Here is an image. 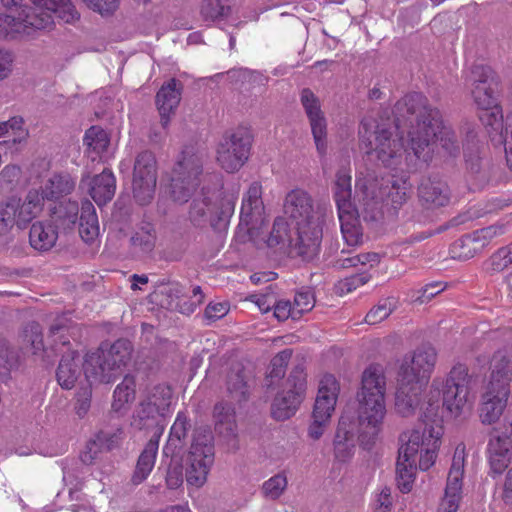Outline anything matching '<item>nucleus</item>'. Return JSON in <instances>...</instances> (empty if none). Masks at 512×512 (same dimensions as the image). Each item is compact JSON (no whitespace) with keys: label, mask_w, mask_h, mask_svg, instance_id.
<instances>
[{"label":"nucleus","mask_w":512,"mask_h":512,"mask_svg":"<svg viewBox=\"0 0 512 512\" xmlns=\"http://www.w3.org/2000/svg\"><path fill=\"white\" fill-rule=\"evenodd\" d=\"M404 108L411 124L408 132L410 150L404 148L403 138L399 136V117L396 119L395 136L390 128L377 124L371 117L361 122V149L368 155H375L385 167L396 173L380 180L371 176L356 179L359 208L338 212L341 233L349 247L362 243L363 232L359 217L365 221H378L385 214H396L406 202L411 190L409 172L427 165L435 157L449 159L460 154L461 146L454 130L443 121L440 111L428 104L424 95H406L396 104V113Z\"/></svg>","instance_id":"nucleus-1"},{"label":"nucleus","mask_w":512,"mask_h":512,"mask_svg":"<svg viewBox=\"0 0 512 512\" xmlns=\"http://www.w3.org/2000/svg\"><path fill=\"white\" fill-rule=\"evenodd\" d=\"M435 363L436 351L431 346H422L403 358L395 394V410L402 417L413 416L419 410L428 420L436 415L440 402L450 418H458L471 411L474 403L471 378L466 365L460 363L452 367L445 382L433 380L427 400L421 403V391Z\"/></svg>","instance_id":"nucleus-2"},{"label":"nucleus","mask_w":512,"mask_h":512,"mask_svg":"<svg viewBox=\"0 0 512 512\" xmlns=\"http://www.w3.org/2000/svg\"><path fill=\"white\" fill-rule=\"evenodd\" d=\"M443 434L441 421L433 420L424 421L401 435L402 445L396 465V480L401 492L411 491L417 468L426 471L434 465Z\"/></svg>","instance_id":"nucleus-3"},{"label":"nucleus","mask_w":512,"mask_h":512,"mask_svg":"<svg viewBox=\"0 0 512 512\" xmlns=\"http://www.w3.org/2000/svg\"><path fill=\"white\" fill-rule=\"evenodd\" d=\"M28 10L22 0H1L7 12L0 14V38L29 35L31 29H46L56 16L65 23H74L80 15L70 0H30Z\"/></svg>","instance_id":"nucleus-4"},{"label":"nucleus","mask_w":512,"mask_h":512,"mask_svg":"<svg viewBox=\"0 0 512 512\" xmlns=\"http://www.w3.org/2000/svg\"><path fill=\"white\" fill-rule=\"evenodd\" d=\"M386 379L382 366L370 365L362 373L361 386L356 394L359 443L370 449L383 429L387 415Z\"/></svg>","instance_id":"nucleus-5"},{"label":"nucleus","mask_w":512,"mask_h":512,"mask_svg":"<svg viewBox=\"0 0 512 512\" xmlns=\"http://www.w3.org/2000/svg\"><path fill=\"white\" fill-rule=\"evenodd\" d=\"M283 207L285 215L295 223L299 254L314 256L320 245L325 218L332 213L330 203H314L308 192L294 189L286 195Z\"/></svg>","instance_id":"nucleus-6"},{"label":"nucleus","mask_w":512,"mask_h":512,"mask_svg":"<svg viewBox=\"0 0 512 512\" xmlns=\"http://www.w3.org/2000/svg\"><path fill=\"white\" fill-rule=\"evenodd\" d=\"M236 200L235 193L223 191L220 174H207L203 178L200 195L192 201L189 219L195 227H203L208 222L216 227L218 222H225L233 215Z\"/></svg>","instance_id":"nucleus-7"},{"label":"nucleus","mask_w":512,"mask_h":512,"mask_svg":"<svg viewBox=\"0 0 512 512\" xmlns=\"http://www.w3.org/2000/svg\"><path fill=\"white\" fill-rule=\"evenodd\" d=\"M132 345L119 339L113 344L103 343L97 350L86 354L83 364L86 380L109 383L121 375L131 361Z\"/></svg>","instance_id":"nucleus-8"},{"label":"nucleus","mask_w":512,"mask_h":512,"mask_svg":"<svg viewBox=\"0 0 512 512\" xmlns=\"http://www.w3.org/2000/svg\"><path fill=\"white\" fill-rule=\"evenodd\" d=\"M202 161L193 147L185 148L179 155L170 175L169 193L174 202L189 200L201 181Z\"/></svg>","instance_id":"nucleus-9"},{"label":"nucleus","mask_w":512,"mask_h":512,"mask_svg":"<svg viewBox=\"0 0 512 512\" xmlns=\"http://www.w3.org/2000/svg\"><path fill=\"white\" fill-rule=\"evenodd\" d=\"M42 211V198L37 190H29L25 199L10 197L0 202V237L8 236L14 226L24 229Z\"/></svg>","instance_id":"nucleus-10"},{"label":"nucleus","mask_w":512,"mask_h":512,"mask_svg":"<svg viewBox=\"0 0 512 512\" xmlns=\"http://www.w3.org/2000/svg\"><path fill=\"white\" fill-rule=\"evenodd\" d=\"M339 384L333 375H324L319 383L318 395L312 412L307 434L319 440L328 428L338 399Z\"/></svg>","instance_id":"nucleus-11"},{"label":"nucleus","mask_w":512,"mask_h":512,"mask_svg":"<svg viewBox=\"0 0 512 512\" xmlns=\"http://www.w3.org/2000/svg\"><path fill=\"white\" fill-rule=\"evenodd\" d=\"M65 326L62 320L51 326L50 333L48 336V343L50 348L55 352H65L60 360L56 378L58 384L64 389H71L74 387L75 382L79 378L81 371L79 367L80 359L79 354L76 351L66 348L69 340L65 335Z\"/></svg>","instance_id":"nucleus-12"},{"label":"nucleus","mask_w":512,"mask_h":512,"mask_svg":"<svg viewBox=\"0 0 512 512\" xmlns=\"http://www.w3.org/2000/svg\"><path fill=\"white\" fill-rule=\"evenodd\" d=\"M214 463V447L209 431H197L187 458L186 481L201 487Z\"/></svg>","instance_id":"nucleus-13"},{"label":"nucleus","mask_w":512,"mask_h":512,"mask_svg":"<svg viewBox=\"0 0 512 512\" xmlns=\"http://www.w3.org/2000/svg\"><path fill=\"white\" fill-rule=\"evenodd\" d=\"M57 218L67 227H74L79 218V234L86 243L94 242L99 236V222L92 202L84 200L79 207L77 202L61 205L55 212Z\"/></svg>","instance_id":"nucleus-14"},{"label":"nucleus","mask_w":512,"mask_h":512,"mask_svg":"<svg viewBox=\"0 0 512 512\" xmlns=\"http://www.w3.org/2000/svg\"><path fill=\"white\" fill-rule=\"evenodd\" d=\"M306 374L303 366H296L287 380V390L278 394L272 404V415L276 420L293 416L304 398Z\"/></svg>","instance_id":"nucleus-15"},{"label":"nucleus","mask_w":512,"mask_h":512,"mask_svg":"<svg viewBox=\"0 0 512 512\" xmlns=\"http://www.w3.org/2000/svg\"><path fill=\"white\" fill-rule=\"evenodd\" d=\"M265 225V211L262 200V186L259 182L250 184L244 193L240 209V230L245 229L247 237L255 241Z\"/></svg>","instance_id":"nucleus-16"},{"label":"nucleus","mask_w":512,"mask_h":512,"mask_svg":"<svg viewBox=\"0 0 512 512\" xmlns=\"http://www.w3.org/2000/svg\"><path fill=\"white\" fill-rule=\"evenodd\" d=\"M477 109L480 111L479 119L487 128L488 133H496L498 142H503V112L494 96L492 85L475 86L467 89Z\"/></svg>","instance_id":"nucleus-17"},{"label":"nucleus","mask_w":512,"mask_h":512,"mask_svg":"<svg viewBox=\"0 0 512 512\" xmlns=\"http://www.w3.org/2000/svg\"><path fill=\"white\" fill-rule=\"evenodd\" d=\"M252 139L245 131L226 135L217 148V162L228 173L238 171L248 160Z\"/></svg>","instance_id":"nucleus-18"},{"label":"nucleus","mask_w":512,"mask_h":512,"mask_svg":"<svg viewBox=\"0 0 512 512\" xmlns=\"http://www.w3.org/2000/svg\"><path fill=\"white\" fill-rule=\"evenodd\" d=\"M157 182L156 159L149 151L141 152L135 160L133 171V195L141 205L148 204L155 193Z\"/></svg>","instance_id":"nucleus-19"},{"label":"nucleus","mask_w":512,"mask_h":512,"mask_svg":"<svg viewBox=\"0 0 512 512\" xmlns=\"http://www.w3.org/2000/svg\"><path fill=\"white\" fill-rule=\"evenodd\" d=\"M465 465V446L458 444L455 448L451 468L447 477L444 497L441 501L443 512H457L462 498V480Z\"/></svg>","instance_id":"nucleus-20"},{"label":"nucleus","mask_w":512,"mask_h":512,"mask_svg":"<svg viewBox=\"0 0 512 512\" xmlns=\"http://www.w3.org/2000/svg\"><path fill=\"white\" fill-rule=\"evenodd\" d=\"M301 103L309 119L316 150L320 156H324L327 152V120L320 101L311 90L303 89Z\"/></svg>","instance_id":"nucleus-21"},{"label":"nucleus","mask_w":512,"mask_h":512,"mask_svg":"<svg viewBox=\"0 0 512 512\" xmlns=\"http://www.w3.org/2000/svg\"><path fill=\"white\" fill-rule=\"evenodd\" d=\"M356 432L357 422L354 416L347 412L342 413L333 439V455L337 462L347 463L355 455L357 440L359 441Z\"/></svg>","instance_id":"nucleus-22"},{"label":"nucleus","mask_w":512,"mask_h":512,"mask_svg":"<svg viewBox=\"0 0 512 512\" xmlns=\"http://www.w3.org/2000/svg\"><path fill=\"white\" fill-rule=\"evenodd\" d=\"M512 382V353L507 349L496 351L490 362V374L485 387L510 393Z\"/></svg>","instance_id":"nucleus-23"},{"label":"nucleus","mask_w":512,"mask_h":512,"mask_svg":"<svg viewBox=\"0 0 512 512\" xmlns=\"http://www.w3.org/2000/svg\"><path fill=\"white\" fill-rule=\"evenodd\" d=\"M81 187H87L88 193L97 205L101 206L111 201L116 190V179L112 171L104 169L102 173L92 178L86 176L81 180Z\"/></svg>","instance_id":"nucleus-24"},{"label":"nucleus","mask_w":512,"mask_h":512,"mask_svg":"<svg viewBox=\"0 0 512 512\" xmlns=\"http://www.w3.org/2000/svg\"><path fill=\"white\" fill-rule=\"evenodd\" d=\"M510 393L485 387L481 394L480 418L484 424H492L503 414Z\"/></svg>","instance_id":"nucleus-25"},{"label":"nucleus","mask_w":512,"mask_h":512,"mask_svg":"<svg viewBox=\"0 0 512 512\" xmlns=\"http://www.w3.org/2000/svg\"><path fill=\"white\" fill-rule=\"evenodd\" d=\"M418 194L420 201L428 209L443 207L450 201V190L438 177L423 179Z\"/></svg>","instance_id":"nucleus-26"},{"label":"nucleus","mask_w":512,"mask_h":512,"mask_svg":"<svg viewBox=\"0 0 512 512\" xmlns=\"http://www.w3.org/2000/svg\"><path fill=\"white\" fill-rule=\"evenodd\" d=\"M157 406L155 404L144 406L143 403H139L133 414L131 426L135 429H150L154 428L153 436H161L164 430V422L166 417L171 414V407L169 411H155Z\"/></svg>","instance_id":"nucleus-27"},{"label":"nucleus","mask_w":512,"mask_h":512,"mask_svg":"<svg viewBox=\"0 0 512 512\" xmlns=\"http://www.w3.org/2000/svg\"><path fill=\"white\" fill-rule=\"evenodd\" d=\"M157 406L155 404L144 406L143 403H139L133 414L131 426L135 429H150L154 428L153 436H161L164 430V422L166 417L171 414V407L169 411H155Z\"/></svg>","instance_id":"nucleus-28"},{"label":"nucleus","mask_w":512,"mask_h":512,"mask_svg":"<svg viewBox=\"0 0 512 512\" xmlns=\"http://www.w3.org/2000/svg\"><path fill=\"white\" fill-rule=\"evenodd\" d=\"M58 231L51 221L34 222L29 230V244L38 252L50 251L56 244Z\"/></svg>","instance_id":"nucleus-29"},{"label":"nucleus","mask_w":512,"mask_h":512,"mask_svg":"<svg viewBox=\"0 0 512 512\" xmlns=\"http://www.w3.org/2000/svg\"><path fill=\"white\" fill-rule=\"evenodd\" d=\"M180 83L171 79L163 84L156 95V104L161 116V124L165 128L169 123L170 114L180 102Z\"/></svg>","instance_id":"nucleus-30"},{"label":"nucleus","mask_w":512,"mask_h":512,"mask_svg":"<svg viewBox=\"0 0 512 512\" xmlns=\"http://www.w3.org/2000/svg\"><path fill=\"white\" fill-rule=\"evenodd\" d=\"M351 182L352 177L350 166L341 167L336 173L335 181L332 187L333 198L337 207V212L356 208L351 200Z\"/></svg>","instance_id":"nucleus-31"},{"label":"nucleus","mask_w":512,"mask_h":512,"mask_svg":"<svg viewBox=\"0 0 512 512\" xmlns=\"http://www.w3.org/2000/svg\"><path fill=\"white\" fill-rule=\"evenodd\" d=\"M110 139L105 130L98 126L90 127L84 136L86 154L92 162H103L108 158Z\"/></svg>","instance_id":"nucleus-32"},{"label":"nucleus","mask_w":512,"mask_h":512,"mask_svg":"<svg viewBox=\"0 0 512 512\" xmlns=\"http://www.w3.org/2000/svg\"><path fill=\"white\" fill-rule=\"evenodd\" d=\"M76 185V179L68 173L54 174L48 178L41 190L36 189L42 198V207L45 199L58 200L70 194Z\"/></svg>","instance_id":"nucleus-33"},{"label":"nucleus","mask_w":512,"mask_h":512,"mask_svg":"<svg viewBox=\"0 0 512 512\" xmlns=\"http://www.w3.org/2000/svg\"><path fill=\"white\" fill-rule=\"evenodd\" d=\"M159 434L152 436L141 452L136 469L132 476V482L138 485L145 481L150 475L154 465L159 447Z\"/></svg>","instance_id":"nucleus-34"},{"label":"nucleus","mask_w":512,"mask_h":512,"mask_svg":"<svg viewBox=\"0 0 512 512\" xmlns=\"http://www.w3.org/2000/svg\"><path fill=\"white\" fill-rule=\"evenodd\" d=\"M263 241L269 248L295 247L299 253V245L296 244L297 238L293 240L288 223L283 217L275 219L269 236L263 237Z\"/></svg>","instance_id":"nucleus-35"},{"label":"nucleus","mask_w":512,"mask_h":512,"mask_svg":"<svg viewBox=\"0 0 512 512\" xmlns=\"http://www.w3.org/2000/svg\"><path fill=\"white\" fill-rule=\"evenodd\" d=\"M135 378L126 375L123 381L118 384L113 393L112 409L115 412H125L135 399Z\"/></svg>","instance_id":"nucleus-36"},{"label":"nucleus","mask_w":512,"mask_h":512,"mask_svg":"<svg viewBox=\"0 0 512 512\" xmlns=\"http://www.w3.org/2000/svg\"><path fill=\"white\" fill-rule=\"evenodd\" d=\"M463 81L465 89L477 87L478 85H493L495 82V73L489 66L476 63L464 70Z\"/></svg>","instance_id":"nucleus-37"},{"label":"nucleus","mask_w":512,"mask_h":512,"mask_svg":"<svg viewBox=\"0 0 512 512\" xmlns=\"http://www.w3.org/2000/svg\"><path fill=\"white\" fill-rule=\"evenodd\" d=\"M172 402V389L165 384H158L148 389L139 403L144 406L155 404V411H169Z\"/></svg>","instance_id":"nucleus-38"},{"label":"nucleus","mask_w":512,"mask_h":512,"mask_svg":"<svg viewBox=\"0 0 512 512\" xmlns=\"http://www.w3.org/2000/svg\"><path fill=\"white\" fill-rule=\"evenodd\" d=\"M226 384L229 394L235 401L241 402L246 399L248 390L241 364L233 365L230 373L227 375Z\"/></svg>","instance_id":"nucleus-39"},{"label":"nucleus","mask_w":512,"mask_h":512,"mask_svg":"<svg viewBox=\"0 0 512 512\" xmlns=\"http://www.w3.org/2000/svg\"><path fill=\"white\" fill-rule=\"evenodd\" d=\"M505 231L504 225L495 224L488 227L478 229L471 234L465 236L461 243L463 246H469L471 243L477 244L474 250L488 245L495 237L502 235Z\"/></svg>","instance_id":"nucleus-40"},{"label":"nucleus","mask_w":512,"mask_h":512,"mask_svg":"<svg viewBox=\"0 0 512 512\" xmlns=\"http://www.w3.org/2000/svg\"><path fill=\"white\" fill-rule=\"evenodd\" d=\"M123 431L117 429H105L95 434L94 438L88 443L90 452L96 453V449L110 450L118 444L122 438Z\"/></svg>","instance_id":"nucleus-41"},{"label":"nucleus","mask_w":512,"mask_h":512,"mask_svg":"<svg viewBox=\"0 0 512 512\" xmlns=\"http://www.w3.org/2000/svg\"><path fill=\"white\" fill-rule=\"evenodd\" d=\"M232 11L230 0H203L201 14L206 20H221L227 18Z\"/></svg>","instance_id":"nucleus-42"},{"label":"nucleus","mask_w":512,"mask_h":512,"mask_svg":"<svg viewBox=\"0 0 512 512\" xmlns=\"http://www.w3.org/2000/svg\"><path fill=\"white\" fill-rule=\"evenodd\" d=\"M4 123L6 125L7 136L10 135L12 137L8 142L9 144L17 146L27 143L30 134L22 116H12L4 121Z\"/></svg>","instance_id":"nucleus-43"},{"label":"nucleus","mask_w":512,"mask_h":512,"mask_svg":"<svg viewBox=\"0 0 512 512\" xmlns=\"http://www.w3.org/2000/svg\"><path fill=\"white\" fill-rule=\"evenodd\" d=\"M397 301L393 297L381 299L366 315L365 321L375 325L386 319L396 308Z\"/></svg>","instance_id":"nucleus-44"},{"label":"nucleus","mask_w":512,"mask_h":512,"mask_svg":"<svg viewBox=\"0 0 512 512\" xmlns=\"http://www.w3.org/2000/svg\"><path fill=\"white\" fill-rule=\"evenodd\" d=\"M132 245L143 252H150L155 245V231L151 224L143 225L131 238Z\"/></svg>","instance_id":"nucleus-45"},{"label":"nucleus","mask_w":512,"mask_h":512,"mask_svg":"<svg viewBox=\"0 0 512 512\" xmlns=\"http://www.w3.org/2000/svg\"><path fill=\"white\" fill-rule=\"evenodd\" d=\"M287 476L285 472H280L263 483L262 490L264 495L272 500L278 499L287 488Z\"/></svg>","instance_id":"nucleus-46"},{"label":"nucleus","mask_w":512,"mask_h":512,"mask_svg":"<svg viewBox=\"0 0 512 512\" xmlns=\"http://www.w3.org/2000/svg\"><path fill=\"white\" fill-rule=\"evenodd\" d=\"M216 426L221 429L223 425L226 430L233 432L234 429V407L228 402H219L214 407Z\"/></svg>","instance_id":"nucleus-47"},{"label":"nucleus","mask_w":512,"mask_h":512,"mask_svg":"<svg viewBox=\"0 0 512 512\" xmlns=\"http://www.w3.org/2000/svg\"><path fill=\"white\" fill-rule=\"evenodd\" d=\"M189 427L188 418L185 413L178 412L176 419L170 429V436H169V442L171 445H174L175 447H178L181 443L182 439L185 438L187 434V430Z\"/></svg>","instance_id":"nucleus-48"},{"label":"nucleus","mask_w":512,"mask_h":512,"mask_svg":"<svg viewBox=\"0 0 512 512\" xmlns=\"http://www.w3.org/2000/svg\"><path fill=\"white\" fill-rule=\"evenodd\" d=\"M230 78H236L237 81L248 83L250 85H264L267 78L260 72L252 71L247 68H239L228 72Z\"/></svg>","instance_id":"nucleus-49"},{"label":"nucleus","mask_w":512,"mask_h":512,"mask_svg":"<svg viewBox=\"0 0 512 512\" xmlns=\"http://www.w3.org/2000/svg\"><path fill=\"white\" fill-rule=\"evenodd\" d=\"M292 305L294 308V315H297L298 318H300L303 313L309 312L314 307V295L309 290H300L295 294Z\"/></svg>","instance_id":"nucleus-50"},{"label":"nucleus","mask_w":512,"mask_h":512,"mask_svg":"<svg viewBox=\"0 0 512 512\" xmlns=\"http://www.w3.org/2000/svg\"><path fill=\"white\" fill-rule=\"evenodd\" d=\"M490 264L494 271H502L512 264V243L498 249V251L491 256Z\"/></svg>","instance_id":"nucleus-51"},{"label":"nucleus","mask_w":512,"mask_h":512,"mask_svg":"<svg viewBox=\"0 0 512 512\" xmlns=\"http://www.w3.org/2000/svg\"><path fill=\"white\" fill-rule=\"evenodd\" d=\"M291 358V351L286 349L278 353L272 360H271V368L269 371V377L271 379L274 378H281L285 374L286 366Z\"/></svg>","instance_id":"nucleus-52"},{"label":"nucleus","mask_w":512,"mask_h":512,"mask_svg":"<svg viewBox=\"0 0 512 512\" xmlns=\"http://www.w3.org/2000/svg\"><path fill=\"white\" fill-rule=\"evenodd\" d=\"M370 279V275L366 272L352 275L341 280L337 285V290L341 294L350 293L357 289L358 287L367 283Z\"/></svg>","instance_id":"nucleus-53"},{"label":"nucleus","mask_w":512,"mask_h":512,"mask_svg":"<svg viewBox=\"0 0 512 512\" xmlns=\"http://www.w3.org/2000/svg\"><path fill=\"white\" fill-rule=\"evenodd\" d=\"M24 332L25 340L31 344L34 353L44 349L41 328L37 323L29 324Z\"/></svg>","instance_id":"nucleus-54"},{"label":"nucleus","mask_w":512,"mask_h":512,"mask_svg":"<svg viewBox=\"0 0 512 512\" xmlns=\"http://www.w3.org/2000/svg\"><path fill=\"white\" fill-rule=\"evenodd\" d=\"M506 134H509V140L503 136V142H505V153H506V161L509 168L512 170V113L509 114L506 118L505 125ZM491 140L495 143H498V135L496 133L490 134ZM501 145V143H500Z\"/></svg>","instance_id":"nucleus-55"},{"label":"nucleus","mask_w":512,"mask_h":512,"mask_svg":"<svg viewBox=\"0 0 512 512\" xmlns=\"http://www.w3.org/2000/svg\"><path fill=\"white\" fill-rule=\"evenodd\" d=\"M511 439L506 435L492 437L488 443V454H504L510 455Z\"/></svg>","instance_id":"nucleus-56"},{"label":"nucleus","mask_w":512,"mask_h":512,"mask_svg":"<svg viewBox=\"0 0 512 512\" xmlns=\"http://www.w3.org/2000/svg\"><path fill=\"white\" fill-rule=\"evenodd\" d=\"M15 364L14 356L5 339H0V375H7Z\"/></svg>","instance_id":"nucleus-57"},{"label":"nucleus","mask_w":512,"mask_h":512,"mask_svg":"<svg viewBox=\"0 0 512 512\" xmlns=\"http://www.w3.org/2000/svg\"><path fill=\"white\" fill-rule=\"evenodd\" d=\"M274 316L279 321H284L288 318L299 319L297 315H294V308L289 300H279L274 304Z\"/></svg>","instance_id":"nucleus-58"},{"label":"nucleus","mask_w":512,"mask_h":512,"mask_svg":"<svg viewBox=\"0 0 512 512\" xmlns=\"http://www.w3.org/2000/svg\"><path fill=\"white\" fill-rule=\"evenodd\" d=\"M229 312V304L227 302H211L206 307L205 317L209 321L221 319Z\"/></svg>","instance_id":"nucleus-59"},{"label":"nucleus","mask_w":512,"mask_h":512,"mask_svg":"<svg viewBox=\"0 0 512 512\" xmlns=\"http://www.w3.org/2000/svg\"><path fill=\"white\" fill-rule=\"evenodd\" d=\"M91 400V388L86 386L82 388L77 394V403L75 406L76 413L79 417H84L89 408Z\"/></svg>","instance_id":"nucleus-60"},{"label":"nucleus","mask_w":512,"mask_h":512,"mask_svg":"<svg viewBox=\"0 0 512 512\" xmlns=\"http://www.w3.org/2000/svg\"><path fill=\"white\" fill-rule=\"evenodd\" d=\"M89 8L101 14L113 12L118 0H82Z\"/></svg>","instance_id":"nucleus-61"},{"label":"nucleus","mask_w":512,"mask_h":512,"mask_svg":"<svg viewBox=\"0 0 512 512\" xmlns=\"http://www.w3.org/2000/svg\"><path fill=\"white\" fill-rule=\"evenodd\" d=\"M510 455L504 454H489V463L491 467V471L494 474H501L510 463Z\"/></svg>","instance_id":"nucleus-62"},{"label":"nucleus","mask_w":512,"mask_h":512,"mask_svg":"<svg viewBox=\"0 0 512 512\" xmlns=\"http://www.w3.org/2000/svg\"><path fill=\"white\" fill-rule=\"evenodd\" d=\"M375 505L381 512H387L392 505L391 490L387 487L383 488L377 495Z\"/></svg>","instance_id":"nucleus-63"},{"label":"nucleus","mask_w":512,"mask_h":512,"mask_svg":"<svg viewBox=\"0 0 512 512\" xmlns=\"http://www.w3.org/2000/svg\"><path fill=\"white\" fill-rule=\"evenodd\" d=\"M501 499L506 505H512V468L505 475Z\"/></svg>","instance_id":"nucleus-64"}]
</instances>
